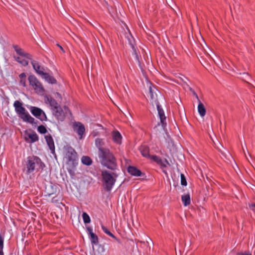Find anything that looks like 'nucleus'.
<instances>
[{
	"instance_id": "obj_1",
	"label": "nucleus",
	"mask_w": 255,
	"mask_h": 255,
	"mask_svg": "<svg viewBox=\"0 0 255 255\" xmlns=\"http://www.w3.org/2000/svg\"><path fill=\"white\" fill-rule=\"evenodd\" d=\"M146 86L148 88L149 94L150 95V98L151 100L155 102L158 111V117L160 119V122L162 127L164 129L166 126V118L164 114V112L162 108L160 106L159 103L156 101L157 94L156 93V89L154 86H153L152 83L148 80V79H145Z\"/></svg>"
},
{
	"instance_id": "obj_2",
	"label": "nucleus",
	"mask_w": 255,
	"mask_h": 255,
	"mask_svg": "<svg viewBox=\"0 0 255 255\" xmlns=\"http://www.w3.org/2000/svg\"><path fill=\"white\" fill-rule=\"evenodd\" d=\"M64 159L67 165V170L70 176L73 177L75 175V168L77 165V157L75 150L71 147L66 148Z\"/></svg>"
},
{
	"instance_id": "obj_3",
	"label": "nucleus",
	"mask_w": 255,
	"mask_h": 255,
	"mask_svg": "<svg viewBox=\"0 0 255 255\" xmlns=\"http://www.w3.org/2000/svg\"><path fill=\"white\" fill-rule=\"evenodd\" d=\"M99 157L102 165L108 168L114 170L117 168L116 159L108 149H100Z\"/></svg>"
},
{
	"instance_id": "obj_4",
	"label": "nucleus",
	"mask_w": 255,
	"mask_h": 255,
	"mask_svg": "<svg viewBox=\"0 0 255 255\" xmlns=\"http://www.w3.org/2000/svg\"><path fill=\"white\" fill-rule=\"evenodd\" d=\"M101 176L104 190L108 192L111 191L116 181L117 176L115 173L110 172L106 170L102 171Z\"/></svg>"
},
{
	"instance_id": "obj_5",
	"label": "nucleus",
	"mask_w": 255,
	"mask_h": 255,
	"mask_svg": "<svg viewBox=\"0 0 255 255\" xmlns=\"http://www.w3.org/2000/svg\"><path fill=\"white\" fill-rule=\"evenodd\" d=\"M44 166L41 159L37 156H28L26 159L25 167L27 173H31L34 170L43 169Z\"/></svg>"
},
{
	"instance_id": "obj_6",
	"label": "nucleus",
	"mask_w": 255,
	"mask_h": 255,
	"mask_svg": "<svg viewBox=\"0 0 255 255\" xmlns=\"http://www.w3.org/2000/svg\"><path fill=\"white\" fill-rule=\"evenodd\" d=\"M13 106L16 113L19 115V117L24 122L33 124L35 119L32 117L26 111V109L22 107V104L19 101H15L14 102Z\"/></svg>"
},
{
	"instance_id": "obj_7",
	"label": "nucleus",
	"mask_w": 255,
	"mask_h": 255,
	"mask_svg": "<svg viewBox=\"0 0 255 255\" xmlns=\"http://www.w3.org/2000/svg\"><path fill=\"white\" fill-rule=\"evenodd\" d=\"M13 48L16 53L19 55V56L17 57L14 56V59L23 66L28 65L29 63L28 60H31L32 56L28 53L25 52L17 45H13Z\"/></svg>"
},
{
	"instance_id": "obj_8",
	"label": "nucleus",
	"mask_w": 255,
	"mask_h": 255,
	"mask_svg": "<svg viewBox=\"0 0 255 255\" xmlns=\"http://www.w3.org/2000/svg\"><path fill=\"white\" fill-rule=\"evenodd\" d=\"M29 85L33 88L36 93L39 94H43L44 89L41 83L37 80L34 75H30L28 77Z\"/></svg>"
},
{
	"instance_id": "obj_9",
	"label": "nucleus",
	"mask_w": 255,
	"mask_h": 255,
	"mask_svg": "<svg viewBox=\"0 0 255 255\" xmlns=\"http://www.w3.org/2000/svg\"><path fill=\"white\" fill-rule=\"evenodd\" d=\"M31 114L41 121H47L45 113L40 108L36 107H31L30 108Z\"/></svg>"
},
{
	"instance_id": "obj_10",
	"label": "nucleus",
	"mask_w": 255,
	"mask_h": 255,
	"mask_svg": "<svg viewBox=\"0 0 255 255\" xmlns=\"http://www.w3.org/2000/svg\"><path fill=\"white\" fill-rule=\"evenodd\" d=\"M148 150V149L144 146V157H147L151 160L156 162L160 165L162 167H166L167 165H169V162L166 159L162 160L159 157L155 155H145V152Z\"/></svg>"
},
{
	"instance_id": "obj_11",
	"label": "nucleus",
	"mask_w": 255,
	"mask_h": 255,
	"mask_svg": "<svg viewBox=\"0 0 255 255\" xmlns=\"http://www.w3.org/2000/svg\"><path fill=\"white\" fill-rule=\"evenodd\" d=\"M73 128L74 131L78 134L80 138L81 139L85 131L84 126L80 122L75 123L73 124Z\"/></svg>"
},
{
	"instance_id": "obj_12",
	"label": "nucleus",
	"mask_w": 255,
	"mask_h": 255,
	"mask_svg": "<svg viewBox=\"0 0 255 255\" xmlns=\"http://www.w3.org/2000/svg\"><path fill=\"white\" fill-rule=\"evenodd\" d=\"M54 115L57 119L60 121H63L65 118V114L60 106L52 110Z\"/></svg>"
},
{
	"instance_id": "obj_13",
	"label": "nucleus",
	"mask_w": 255,
	"mask_h": 255,
	"mask_svg": "<svg viewBox=\"0 0 255 255\" xmlns=\"http://www.w3.org/2000/svg\"><path fill=\"white\" fill-rule=\"evenodd\" d=\"M31 63L32 67L37 74L39 75L42 76L45 72H44V68L40 66L39 63L35 60H31Z\"/></svg>"
},
{
	"instance_id": "obj_14",
	"label": "nucleus",
	"mask_w": 255,
	"mask_h": 255,
	"mask_svg": "<svg viewBox=\"0 0 255 255\" xmlns=\"http://www.w3.org/2000/svg\"><path fill=\"white\" fill-rule=\"evenodd\" d=\"M46 142L51 151V153H53L55 152V145L54 141L52 136L50 134L47 135L45 136Z\"/></svg>"
},
{
	"instance_id": "obj_15",
	"label": "nucleus",
	"mask_w": 255,
	"mask_h": 255,
	"mask_svg": "<svg viewBox=\"0 0 255 255\" xmlns=\"http://www.w3.org/2000/svg\"><path fill=\"white\" fill-rule=\"evenodd\" d=\"M45 99L47 101V102L49 103L50 107H51V109L53 110L54 109L58 108L59 106H60L56 101L52 98L50 96H46L45 97Z\"/></svg>"
},
{
	"instance_id": "obj_16",
	"label": "nucleus",
	"mask_w": 255,
	"mask_h": 255,
	"mask_svg": "<svg viewBox=\"0 0 255 255\" xmlns=\"http://www.w3.org/2000/svg\"><path fill=\"white\" fill-rule=\"evenodd\" d=\"M87 229L90 235L91 243L95 245L97 244L98 243L97 236L93 232L92 229L91 228L88 227Z\"/></svg>"
},
{
	"instance_id": "obj_17",
	"label": "nucleus",
	"mask_w": 255,
	"mask_h": 255,
	"mask_svg": "<svg viewBox=\"0 0 255 255\" xmlns=\"http://www.w3.org/2000/svg\"><path fill=\"white\" fill-rule=\"evenodd\" d=\"M128 171L131 175L136 176H140L141 172L140 170L133 166H129L128 168Z\"/></svg>"
},
{
	"instance_id": "obj_18",
	"label": "nucleus",
	"mask_w": 255,
	"mask_h": 255,
	"mask_svg": "<svg viewBox=\"0 0 255 255\" xmlns=\"http://www.w3.org/2000/svg\"><path fill=\"white\" fill-rule=\"evenodd\" d=\"M153 246V243L152 241L148 237H147L146 239L144 238V247H147V253H150L151 248Z\"/></svg>"
},
{
	"instance_id": "obj_19",
	"label": "nucleus",
	"mask_w": 255,
	"mask_h": 255,
	"mask_svg": "<svg viewBox=\"0 0 255 255\" xmlns=\"http://www.w3.org/2000/svg\"><path fill=\"white\" fill-rule=\"evenodd\" d=\"M198 112L201 117H203L205 116L206 112V109L200 100L198 102Z\"/></svg>"
},
{
	"instance_id": "obj_20",
	"label": "nucleus",
	"mask_w": 255,
	"mask_h": 255,
	"mask_svg": "<svg viewBox=\"0 0 255 255\" xmlns=\"http://www.w3.org/2000/svg\"><path fill=\"white\" fill-rule=\"evenodd\" d=\"M42 78H44L45 81L50 84H55L56 83V80L55 78L49 75L48 73H45L42 76Z\"/></svg>"
},
{
	"instance_id": "obj_21",
	"label": "nucleus",
	"mask_w": 255,
	"mask_h": 255,
	"mask_svg": "<svg viewBox=\"0 0 255 255\" xmlns=\"http://www.w3.org/2000/svg\"><path fill=\"white\" fill-rule=\"evenodd\" d=\"M181 199L185 206H187L190 204V196L189 194L182 195L181 197Z\"/></svg>"
},
{
	"instance_id": "obj_22",
	"label": "nucleus",
	"mask_w": 255,
	"mask_h": 255,
	"mask_svg": "<svg viewBox=\"0 0 255 255\" xmlns=\"http://www.w3.org/2000/svg\"><path fill=\"white\" fill-rule=\"evenodd\" d=\"M95 145L99 149V153L100 152V149H106L103 147V146L104 145V141L101 138H98L96 139Z\"/></svg>"
},
{
	"instance_id": "obj_23",
	"label": "nucleus",
	"mask_w": 255,
	"mask_h": 255,
	"mask_svg": "<svg viewBox=\"0 0 255 255\" xmlns=\"http://www.w3.org/2000/svg\"><path fill=\"white\" fill-rule=\"evenodd\" d=\"M82 163L86 165L89 166L92 164V160L90 157L87 156H83L81 158Z\"/></svg>"
},
{
	"instance_id": "obj_24",
	"label": "nucleus",
	"mask_w": 255,
	"mask_h": 255,
	"mask_svg": "<svg viewBox=\"0 0 255 255\" xmlns=\"http://www.w3.org/2000/svg\"><path fill=\"white\" fill-rule=\"evenodd\" d=\"M113 139L118 143L121 142L122 136L119 131H116L113 133Z\"/></svg>"
},
{
	"instance_id": "obj_25",
	"label": "nucleus",
	"mask_w": 255,
	"mask_h": 255,
	"mask_svg": "<svg viewBox=\"0 0 255 255\" xmlns=\"http://www.w3.org/2000/svg\"><path fill=\"white\" fill-rule=\"evenodd\" d=\"M26 74L24 73H22L19 75L20 78V84L23 87L26 86Z\"/></svg>"
},
{
	"instance_id": "obj_26",
	"label": "nucleus",
	"mask_w": 255,
	"mask_h": 255,
	"mask_svg": "<svg viewBox=\"0 0 255 255\" xmlns=\"http://www.w3.org/2000/svg\"><path fill=\"white\" fill-rule=\"evenodd\" d=\"M28 136L31 139V142H35L38 140V135L36 133H29Z\"/></svg>"
},
{
	"instance_id": "obj_27",
	"label": "nucleus",
	"mask_w": 255,
	"mask_h": 255,
	"mask_svg": "<svg viewBox=\"0 0 255 255\" xmlns=\"http://www.w3.org/2000/svg\"><path fill=\"white\" fill-rule=\"evenodd\" d=\"M82 217L83 219V221L85 223L87 224L89 223L91 221L89 215L86 213H83L82 214Z\"/></svg>"
},
{
	"instance_id": "obj_28",
	"label": "nucleus",
	"mask_w": 255,
	"mask_h": 255,
	"mask_svg": "<svg viewBox=\"0 0 255 255\" xmlns=\"http://www.w3.org/2000/svg\"><path fill=\"white\" fill-rule=\"evenodd\" d=\"M37 130L40 133H45L47 132L46 128L42 125H41L38 127Z\"/></svg>"
},
{
	"instance_id": "obj_29",
	"label": "nucleus",
	"mask_w": 255,
	"mask_h": 255,
	"mask_svg": "<svg viewBox=\"0 0 255 255\" xmlns=\"http://www.w3.org/2000/svg\"><path fill=\"white\" fill-rule=\"evenodd\" d=\"M181 177V184L183 186H186L187 185V181L186 178L183 174L181 173L180 174Z\"/></svg>"
},
{
	"instance_id": "obj_30",
	"label": "nucleus",
	"mask_w": 255,
	"mask_h": 255,
	"mask_svg": "<svg viewBox=\"0 0 255 255\" xmlns=\"http://www.w3.org/2000/svg\"><path fill=\"white\" fill-rule=\"evenodd\" d=\"M102 229L103 231L104 232V233H105L107 235H109L111 232L104 226H103V225L102 226Z\"/></svg>"
},
{
	"instance_id": "obj_31",
	"label": "nucleus",
	"mask_w": 255,
	"mask_h": 255,
	"mask_svg": "<svg viewBox=\"0 0 255 255\" xmlns=\"http://www.w3.org/2000/svg\"><path fill=\"white\" fill-rule=\"evenodd\" d=\"M3 247V241L2 237L0 236V250L2 251Z\"/></svg>"
},
{
	"instance_id": "obj_32",
	"label": "nucleus",
	"mask_w": 255,
	"mask_h": 255,
	"mask_svg": "<svg viewBox=\"0 0 255 255\" xmlns=\"http://www.w3.org/2000/svg\"><path fill=\"white\" fill-rule=\"evenodd\" d=\"M250 207L251 210H252L254 212H255V204H252L250 206Z\"/></svg>"
},
{
	"instance_id": "obj_33",
	"label": "nucleus",
	"mask_w": 255,
	"mask_h": 255,
	"mask_svg": "<svg viewBox=\"0 0 255 255\" xmlns=\"http://www.w3.org/2000/svg\"><path fill=\"white\" fill-rule=\"evenodd\" d=\"M237 255H252V254L250 253H239Z\"/></svg>"
},
{
	"instance_id": "obj_34",
	"label": "nucleus",
	"mask_w": 255,
	"mask_h": 255,
	"mask_svg": "<svg viewBox=\"0 0 255 255\" xmlns=\"http://www.w3.org/2000/svg\"><path fill=\"white\" fill-rule=\"evenodd\" d=\"M108 235L113 238L116 239V237L111 232Z\"/></svg>"
},
{
	"instance_id": "obj_35",
	"label": "nucleus",
	"mask_w": 255,
	"mask_h": 255,
	"mask_svg": "<svg viewBox=\"0 0 255 255\" xmlns=\"http://www.w3.org/2000/svg\"><path fill=\"white\" fill-rule=\"evenodd\" d=\"M193 94H194V95L196 97V98H197V99L198 101L199 102V100H199V98H198V95H197V94H196V93L194 92Z\"/></svg>"
},
{
	"instance_id": "obj_36",
	"label": "nucleus",
	"mask_w": 255,
	"mask_h": 255,
	"mask_svg": "<svg viewBox=\"0 0 255 255\" xmlns=\"http://www.w3.org/2000/svg\"><path fill=\"white\" fill-rule=\"evenodd\" d=\"M193 94H194V95L196 97V98H197V99L198 101L199 102V100H199V98H198V95H197V94H196V93L194 92Z\"/></svg>"
},
{
	"instance_id": "obj_37",
	"label": "nucleus",
	"mask_w": 255,
	"mask_h": 255,
	"mask_svg": "<svg viewBox=\"0 0 255 255\" xmlns=\"http://www.w3.org/2000/svg\"><path fill=\"white\" fill-rule=\"evenodd\" d=\"M137 60H138L137 59ZM138 62L139 66H140V67L141 70V71L142 72V71H143V69H142V68L141 67V65H140V63H139V61H138Z\"/></svg>"
},
{
	"instance_id": "obj_38",
	"label": "nucleus",
	"mask_w": 255,
	"mask_h": 255,
	"mask_svg": "<svg viewBox=\"0 0 255 255\" xmlns=\"http://www.w3.org/2000/svg\"><path fill=\"white\" fill-rule=\"evenodd\" d=\"M57 46L60 47L62 51H64L63 48L61 46H60L59 44H57Z\"/></svg>"
},
{
	"instance_id": "obj_39",
	"label": "nucleus",
	"mask_w": 255,
	"mask_h": 255,
	"mask_svg": "<svg viewBox=\"0 0 255 255\" xmlns=\"http://www.w3.org/2000/svg\"><path fill=\"white\" fill-rule=\"evenodd\" d=\"M140 153L142 156H143V149H140Z\"/></svg>"
},
{
	"instance_id": "obj_40",
	"label": "nucleus",
	"mask_w": 255,
	"mask_h": 255,
	"mask_svg": "<svg viewBox=\"0 0 255 255\" xmlns=\"http://www.w3.org/2000/svg\"><path fill=\"white\" fill-rule=\"evenodd\" d=\"M0 255H3L2 251L0 250Z\"/></svg>"
}]
</instances>
